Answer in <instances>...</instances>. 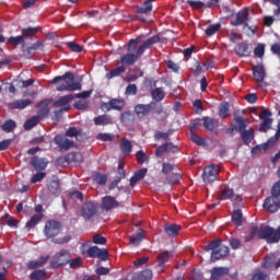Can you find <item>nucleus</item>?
I'll return each mask as SVG.
<instances>
[{
	"label": "nucleus",
	"instance_id": "obj_29",
	"mask_svg": "<svg viewBox=\"0 0 280 280\" xmlns=\"http://www.w3.org/2000/svg\"><path fill=\"white\" fill-rule=\"evenodd\" d=\"M122 66H119L113 70H110L109 72L106 73V79L107 80H113V78H119V75H121V73H126V67H128L127 65L121 63Z\"/></svg>",
	"mask_w": 280,
	"mask_h": 280
},
{
	"label": "nucleus",
	"instance_id": "obj_49",
	"mask_svg": "<svg viewBox=\"0 0 280 280\" xmlns=\"http://www.w3.org/2000/svg\"><path fill=\"white\" fill-rule=\"evenodd\" d=\"M15 128H16V121L12 119L4 121V124L1 126V130H3V132H14Z\"/></svg>",
	"mask_w": 280,
	"mask_h": 280
},
{
	"label": "nucleus",
	"instance_id": "obj_14",
	"mask_svg": "<svg viewBox=\"0 0 280 280\" xmlns=\"http://www.w3.org/2000/svg\"><path fill=\"white\" fill-rule=\"evenodd\" d=\"M250 13L248 9L241 10L236 13V19L231 22L232 27H240V25H244V23H248Z\"/></svg>",
	"mask_w": 280,
	"mask_h": 280
},
{
	"label": "nucleus",
	"instance_id": "obj_43",
	"mask_svg": "<svg viewBox=\"0 0 280 280\" xmlns=\"http://www.w3.org/2000/svg\"><path fill=\"white\" fill-rule=\"evenodd\" d=\"M31 280H43L47 279V271L45 269H36L30 275Z\"/></svg>",
	"mask_w": 280,
	"mask_h": 280
},
{
	"label": "nucleus",
	"instance_id": "obj_62",
	"mask_svg": "<svg viewBox=\"0 0 280 280\" xmlns=\"http://www.w3.org/2000/svg\"><path fill=\"white\" fill-rule=\"evenodd\" d=\"M174 170V164L164 162L162 164V174L167 175L172 174V171Z\"/></svg>",
	"mask_w": 280,
	"mask_h": 280
},
{
	"label": "nucleus",
	"instance_id": "obj_36",
	"mask_svg": "<svg viewBox=\"0 0 280 280\" xmlns=\"http://www.w3.org/2000/svg\"><path fill=\"white\" fill-rule=\"evenodd\" d=\"M151 97L154 102H163L165 100V91H163V88H155L151 92Z\"/></svg>",
	"mask_w": 280,
	"mask_h": 280
},
{
	"label": "nucleus",
	"instance_id": "obj_13",
	"mask_svg": "<svg viewBox=\"0 0 280 280\" xmlns=\"http://www.w3.org/2000/svg\"><path fill=\"white\" fill-rule=\"evenodd\" d=\"M88 257H92V259L97 258L101 261H108V249L92 246L88 249Z\"/></svg>",
	"mask_w": 280,
	"mask_h": 280
},
{
	"label": "nucleus",
	"instance_id": "obj_51",
	"mask_svg": "<svg viewBox=\"0 0 280 280\" xmlns=\"http://www.w3.org/2000/svg\"><path fill=\"white\" fill-rule=\"evenodd\" d=\"M48 189L50 194H58L60 191V180L52 179L48 184Z\"/></svg>",
	"mask_w": 280,
	"mask_h": 280
},
{
	"label": "nucleus",
	"instance_id": "obj_57",
	"mask_svg": "<svg viewBox=\"0 0 280 280\" xmlns=\"http://www.w3.org/2000/svg\"><path fill=\"white\" fill-rule=\"evenodd\" d=\"M187 5L192 8V10H202L205 8V2L202 1H196V0H187Z\"/></svg>",
	"mask_w": 280,
	"mask_h": 280
},
{
	"label": "nucleus",
	"instance_id": "obj_41",
	"mask_svg": "<svg viewBox=\"0 0 280 280\" xmlns=\"http://www.w3.org/2000/svg\"><path fill=\"white\" fill-rule=\"evenodd\" d=\"M92 179L97 183V185L104 186L108 180V176L106 174H102L100 172H94L92 175Z\"/></svg>",
	"mask_w": 280,
	"mask_h": 280
},
{
	"label": "nucleus",
	"instance_id": "obj_60",
	"mask_svg": "<svg viewBox=\"0 0 280 280\" xmlns=\"http://www.w3.org/2000/svg\"><path fill=\"white\" fill-rule=\"evenodd\" d=\"M47 176V173H43V172H39V173H36L35 175L32 176L31 178V183L34 185L36 183H40L43 182V179Z\"/></svg>",
	"mask_w": 280,
	"mask_h": 280
},
{
	"label": "nucleus",
	"instance_id": "obj_64",
	"mask_svg": "<svg viewBox=\"0 0 280 280\" xmlns=\"http://www.w3.org/2000/svg\"><path fill=\"white\" fill-rule=\"evenodd\" d=\"M271 196L280 198V180L277 182L271 188Z\"/></svg>",
	"mask_w": 280,
	"mask_h": 280
},
{
	"label": "nucleus",
	"instance_id": "obj_38",
	"mask_svg": "<svg viewBox=\"0 0 280 280\" xmlns=\"http://www.w3.org/2000/svg\"><path fill=\"white\" fill-rule=\"evenodd\" d=\"M120 150L122 154H130L132 152V142L126 138L120 140Z\"/></svg>",
	"mask_w": 280,
	"mask_h": 280
},
{
	"label": "nucleus",
	"instance_id": "obj_58",
	"mask_svg": "<svg viewBox=\"0 0 280 280\" xmlns=\"http://www.w3.org/2000/svg\"><path fill=\"white\" fill-rule=\"evenodd\" d=\"M264 54H266V46H264V44H258L254 49V55L256 58H264Z\"/></svg>",
	"mask_w": 280,
	"mask_h": 280
},
{
	"label": "nucleus",
	"instance_id": "obj_1",
	"mask_svg": "<svg viewBox=\"0 0 280 280\" xmlns=\"http://www.w3.org/2000/svg\"><path fill=\"white\" fill-rule=\"evenodd\" d=\"M141 38H144L143 35H139L135 39H130L127 44V54L120 56L118 65H126L127 67H132L145 54L147 49H152L154 45L161 42L160 35H154L147 40L143 42L139 47V43H141Z\"/></svg>",
	"mask_w": 280,
	"mask_h": 280
},
{
	"label": "nucleus",
	"instance_id": "obj_48",
	"mask_svg": "<svg viewBox=\"0 0 280 280\" xmlns=\"http://www.w3.org/2000/svg\"><path fill=\"white\" fill-rule=\"evenodd\" d=\"M68 161H70V163H82V161H84V158L82 156V153L80 152H72L69 153L67 156Z\"/></svg>",
	"mask_w": 280,
	"mask_h": 280
},
{
	"label": "nucleus",
	"instance_id": "obj_53",
	"mask_svg": "<svg viewBox=\"0 0 280 280\" xmlns=\"http://www.w3.org/2000/svg\"><path fill=\"white\" fill-rule=\"evenodd\" d=\"M222 27L221 23L211 24L206 30V36H213L217 32H220V28Z\"/></svg>",
	"mask_w": 280,
	"mask_h": 280
},
{
	"label": "nucleus",
	"instance_id": "obj_20",
	"mask_svg": "<svg viewBox=\"0 0 280 280\" xmlns=\"http://www.w3.org/2000/svg\"><path fill=\"white\" fill-rule=\"evenodd\" d=\"M47 261H49V255L40 256L39 260H30L27 262V268L28 270H38V268H43Z\"/></svg>",
	"mask_w": 280,
	"mask_h": 280
},
{
	"label": "nucleus",
	"instance_id": "obj_15",
	"mask_svg": "<svg viewBox=\"0 0 280 280\" xmlns=\"http://www.w3.org/2000/svg\"><path fill=\"white\" fill-rule=\"evenodd\" d=\"M31 165L32 167H34L35 172H43L47 170V165H49V162L45 158L33 156L31 159Z\"/></svg>",
	"mask_w": 280,
	"mask_h": 280
},
{
	"label": "nucleus",
	"instance_id": "obj_24",
	"mask_svg": "<svg viewBox=\"0 0 280 280\" xmlns=\"http://www.w3.org/2000/svg\"><path fill=\"white\" fill-rule=\"evenodd\" d=\"M73 100H75V96L73 94H68L55 101L54 106L55 108H65L66 106H69V102H73Z\"/></svg>",
	"mask_w": 280,
	"mask_h": 280
},
{
	"label": "nucleus",
	"instance_id": "obj_52",
	"mask_svg": "<svg viewBox=\"0 0 280 280\" xmlns=\"http://www.w3.org/2000/svg\"><path fill=\"white\" fill-rule=\"evenodd\" d=\"M255 235L259 237V228L257 225H253L249 229V234L245 236V242H252L255 238Z\"/></svg>",
	"mask_w": 280,
	"mask_h": 280
},
{
	"label": "nucleus",
	"instance_id": "obj_50",
	"mask_svg": "<svg viewBox=\"0 0 280 280\" xmlns=\"http://www.w3.org/2000/svg\"><path fill=\"white\" fill-rule=\"evenodd\" d=\"M38 116H33L24 122V130H32L35 126H38Z\"/></svg>",
	"mask_w": 280,
	"mask_h": 280
},
{
	"label": "nucleus",
	"instance_id": "obj_39",
	"mask_svg": "<svg viewBox=\"0 0 280 280\" xmlns=\"http://www.w3.org/2000/svg\"><path fill=\"white\" fill-rule=\"evenodd\" d=\"M9 45H13V47H18V45H22L23 52L25 51V39L22 35L15 37L8 38Z\"/></svg>",
	"mask_w": 280,
	"mask_h": 280
},
{
	"label": "nucleus",
	"instance_id": "obj_33",
	"mask_svg": "<svg viewBox=\"0 0 280 280\" xmlns=\"http://www.w3.org/2000/svg\"><path fill=\"white\" fill-rule=\"evenodd\" d=\"M95 126H110L113 124V118L107 114L100 115L94 118Z\"/></svg>",
	"mask_w": 280,
	"mask_h": 280
},
{
	"label": "nucleus",
	"instance_id": "obj_27",
	"mask_svg": "<svg viewBox=\"0 0 280 280\" xmlns=\"http://www.w3.org/2000/svg\"><path fill=\"white\" fill-rule=\"evenodd\" d=\"M202 121L203 128H206V130H209L210 132H213V130L218 128V120L215 118L206 116L202 118Z\"/></svg>",
	"mask_w": 280,
	"mask_h": 280
},
{
	"label": "nucleus",
	"instance_id": "obj_59",
	"mask_svg": "<svg viewBox=\"0 0 280 280\" xmlns=\"http://www.w3.org/2000/svg\"><path fill=\"white\" fill-rule=\"evenodd\" d=\"M67 47L74 51V54H82L83 47L77 43L69 42L67 43Z\"/></svg>",
	"mask_w": 280,
	"mask_h": 280
},
{
	"label": "nucleus",
	"instance_id": "obj_63",
	"mask_svg": "<svg viewBox=\"0 0 280 280\" xmlns=\"http://www.w3.org/2000/svg\"><path fill=\"white\" fill-rule=\"evenodd\" d=\"M68 264H69L70 268L75 270V268H80V266H82V258L78 257V258H74L72 260L70 258V261Z\"/></svg>",
	"mask_w": 280,
	"mask_h": 280
},
{
	"label": "nucleus",
	"instance_id": "obj_56",
	"mask_svg": "<svg viewBox=\"0 0 280 280\" xmlns=\"http://www.w3.org/2000/svg\"><path fill=\"white\" fill-rule=\"evenodd\" d=\"M136 158H137V162L140 165H143V163H145L147 161H150V156H148V154H145V152L143 151H138L136 153Z\"/></svg>",
	"mask_w": 280,
	"mask_h": 280
},
{
	"label": "nucleus",
	"instance_id": "obj_28",
	"mask_svg": "<svg viewBox=\"0 0 280 280\" xmlns=\"http://www.w3.org/2000/svg\"><path fill=\"white\" fill-rule=\"evenodd\" d=\"M144 238H145V231L140 229L136 234L130 236L129 241H130V244H132V246H139Z\"/></svg>",
	"mask_w": 280,
	"mask_h": 280
},
{
	"label": "nucleus",
	"instance_id": "obj_16",
	"mask_svg": "<svg viewBox=\"0 0 280 280\" xmlns=\"http://www.w3.org/2000/svg\"><path fill=\"white\" fill-rule=\"evenodd\" d=\"M32 103L33 101L30 98L15 100L8 103V108H10L11 110H23L24 108H27V106H31Z\"/></svg>",
	"mask_w": 280,
	"mask_h": 280
},
{
	"label": "nucleus",
	"instance_id": "obj_32",
	"mask_svg": "<svg viewBox=\"0 0 280 280\" xmlns=\"http://www.w3.org/2000/svg\"><path fill=\"white\" fill-rule=\"evenodd\" d=\"M145 174H148V168H140L138 172H136L130 178V186L135 187V185H137L139 180H142V178H145Z\"/></svg>",
	"mask_w": 280,
	"mask_h": 280
},
{
	"label": "nucleus",
	"instance_id": "obj_55",
	"mask_svg": "<svg viewBox=\"0 0 280 280\" xmlns=\"http://www.w3.org/2000/svg\"><path fill=\"white\" fill-rule=\"evenodd\" d=\"M252 280H270V276L261 270H257L253 275Z\"/></svg>",
	"mask_w": 280,
	"mask_h": 280
},
{
	"label": "nucleus",
	"instance_id": "obj_30",
	"mask_svg": "<svg viewBox=\"0 0 280 280\" xmlns=\"http://www.w3.org/2000/svg\"><path fill=\"white\" fill-rule=\"evenodd\" d=\"M253 75L256 82H264V79L266 78V70H264V66H254Z\"/></svg>",
	"mask_w": 280,
	"mask_h": 280
},
{
	"label": "nucleus",
	"instance_id": "obj_42",
	"mask_svg": "<svg viewBox=\"0 0 280 280\" xmlns=\"http://www.w3.org/2000/svg\"><path fill=\"white\" fill-rule=\"evenodd\" d=\"M21 34L25 40V38H33V36H36L38 34L37 27H24L21 30Z\"/></svg>",
	"mask_w": 280,
	"mask_h": 280
},
{
	"label": "nucleus",
	"instance_id": "obj_61",
	"mask_svg": "<svg viewBox=\"0 0 280 280\" xmlns=\"http://www.w3.org/2000/svg\"><path fill=\"white\" fill-rule=\"evenodd\" d=\"M93 244H98L101 246H104L107 242L106 237L100 235V234H95L93 236V240H92Z\"/></svg>",
	"mask_w": 280,
	"mask_h": 280
},
{
	"label": "nucleus",
	"instance_id": "obj_26",
	"mask_svg": "<svg viewBox=\"0 0 280 280\" xmlns=\"http://www.w3.org/2000/svg\"><path fill=\"white\" fill-rule=\"evenodd\" d=\"M174 257V253L172 252H162L158 255L156 259L159 261L158 266L159 268H164L165 264H167V261H170V259H172Z\"/></svg>",
	"mask_w": 280,
	"mask_h": 280
},
{
	"label": "nucleus",
	"instance_id": "obj_44",
	"mask_svg": "<svg viewBox=\"0 0 280 280\" xmlns=\"http://www.w3.org/2000/svg\"><path fill=\"white\" fill-rule=\"evenodd\" d=\"M43 220V214H34L25 224V228L30 231Z\"/></svg>",
	"mask_w": 280,
	"mask_h": 280
},
{
	"label": "nucleus",
	"instance_id": "obj_54",
	"mask_svg": "<svg viewBox=\"0 0 280 280\" xmlns=\"http://www.w3.org/2000/svg\"><path fill=\"white\" fill-rule=\"evenodd\" d=\"M170 135H172V130H170L168 132L156 131L154 133V139L155 141H167V139H170Z\"/></svg>",
	"mask_w": 280,
	"mask_h": 280
},
{
	"label": "nucleus",
	"instance_id": "obj_25",
	"mask_svg": "<svg viewBox=\"0 0 280 280\" xmlns=\"http://www.w3.org/2000/svg\"><path fill=\"white\" fill-rule=\"evenodd\" d=\"M241 139L245 145H250L253 141L255 140V129L249 128L248 130L241 131Z\"/></svg>",
	"mask_w": 280,
	"mask_h": 280
},
{
	"label": "nucleus",
	"instance_id": "obj_4",
	"mask_svg": "<svg viewBox=\"0 0 280 280\" xmlns=\"http://www.w3.org/2000/svg\"><path fill=\"white\" fill-rule=\"evenodd\" d=\"M67 137H80V130L75 127H69L63 135H57L54 138V143L58 145L60 152H67L75 145V142L69 140Z\"/></svg>",
	"mask_w": 280,
	"mask_h": 280
},
{
	"label": "nucleus",
	"instance_id": "obj_3",
	"mask_svg": "<svg viewBox=\"0 0 280 280\" xmlns=\"http://www.w3.org/2000/svg\"><path fill=\"white\" fill-rule=\"evenodd\" d=\"M57 86V91H82V84L80 82H75V75L73 72H66L63 75L55 77L51 80V84H58V82H62Z\"/></svg>",
	"mask_w": 280,
	"mask_h": 280
},
{
	"label": "nucleus",
	"instance_id": "obj_21",
	"mask_svg": "<svg viewBox=\"0 0 280 280\" xmlns=\"http://www.w3.org/2000/svg\"><path fill=\"white\" fill-rule=\"evenodd\" d=\"M180 231H183V226L176 223L164 225V233H166L168 237L178 236V233H180Z\"/></svg>",
	"mask_w": 280,
	"mask_h": 280
},
{
	"label": "nucleus",
	"instance_id": "obj_6",
	"mask_svg": "<svg viewBox=\"0 0 280 280\" xmlns=\"http://www.w3.org/2000/svg\"><path fill=\"white\" fill-rule=\"evenodd\" d=\"M69 261H71V253L67 249H60L50 259V268H52V270H58V268L67 266Z\"/></svg>",
	"mask_w": 280,
	"mask_h": 280
},
{
	"label": "nucleus",
	"instance_id": "obj_11",
	"mask_svg": "<svg viewBox=\"0 0 280 280\" xmlns=\"http://www.w3.org/2000/svg\"><path fill=\"white\" fill-rule=\"evenodd\" d=\"M262 207L269 213H277L280 209V198L271 195L265 199Z\"/></svg>",
	"mask_w": 280,
	"mask_h": 280
},
{
	"label": "nucleus",
	"instance_id": "obj_23",
	"mask_svg": "<svg viewBox=\"0 0 280 280\" xmlns=\"http://www.w3.org/2000/svg\"><path fill=\"white\" fill-rule=\"evenodd\" d=\"M38 49H40L43 51V49H45V42L37 39L36 43H34L33 45L24 48V55L25 56H32V54H34V51H38Z\"/></svg>",
	"mask_w": 280,
	"mask_h": 280
},
{
	"label": "nucleus",
	"instance_id": "obj_45",
	"mask_svg": "<svg viewBox=\"0 0 280 280\" xmlns=\"http://www.w3.org/2000/svg\"><path fill=\"white\" fill-rule=\"evenodd\" d=\"M152 270L150 269H144L142 270L140 273H138L137 276H135L132 278V280H152Z\"/></svg>",
	"mask_w": 280,
	"mask_h": 280
},
{
	"label": "nucleus",
	"instance_id": "obj_17",
	"mask_svg": "<svg viewBox=\"0 0 280 280\" xmlns=\"http://www.w3.org/2000/svg\"><path fill=\"white\" fill-rule=\"evenodd\" d=\"M119 201L115 200L114 197L105 196L102 199V208L105 211H113V209H118Z\"/></svg>",
	"mask_w": 280,
	"mask_h": 280
},
{
	"label": "nucleus",
	"instance_id": "obj_10",
	"mask_svg": "<svg viewBox=\"0 0 280 280\" xmlns=\"http://www.w3.org/2000/svg\"><path fill=\"white\" fill-rule=\"evenodd\" d=\"M272 112L270 109H265L259 114V119H262V122L259 127V132H268L272 128Z\"/></svg>",
	"mask_w": 280,
	"mask_h": 280
},
{
	"label": "nucleus",
	"instance_id": "obj_8",
	"mask_svg": "<svg viewBox=\"0 0 280 280\" xmlns=\"http://www.w3.org/2000/svg\"><path fill=\"white\" fill-rule=\"evenodd\" d=\"M97 211H100V202L86 201L82 206L81 215L84 220H91V218L97 215Z\"/></svg>",
	"mask_w": 280,
	"mask_h": 280
},
{
	"label": "nucleus",
	"instance_id": "obj_9",
	"mask_svg": "<svg viewBox=\"0 0 280 280\" xmlns=\"http://www.w3.org/2000/svg\"><path fill=\"white\" fill-rule=\"evenodd\" d=\"M154 108H156V102H151L149 104H137L133 107V113L138 119H143V117H148V115H150Z\"/></svg>",
	"mask_w": 280,
	"mask_h": 280
},
{
	"label": "nucleus",
	"instance_id": "obj_34",
	"mask_svg": "<svg viewBox=\"0 0 280 280\" xmlns=\"http://www.w3.org/2000/svg\"><path fill=\"white\" fill-rule=\"evenodd\" d=\"M232 222L236 226H242V224L244 222V214L242 213V210H240V209L233 210V212H232Z\"/></svg>",
	"mask_w": 280,
	"mask_h": 280
},
{
	"label": "nucleus",
	"instance_id": "obj_22",
	"mask_svg": "<svg viewBox=\"0 0 280 280\" xmlns=\"http://www.w3.org/2000/svg\"><path fill=\"white\" fill-rule=\"evenodd\" d=\"M229 272V267H214L211 270V280H221L222 277H226Z\"/></svg>",
	"mask_w": 280,
	"mask_h": 280
},
{
	"label": "nucleus",
	"instance_id": "obj_47",
	"mask_svg": "<svg viewBox=\"0 0 280 280\" xmlns=\"http://www.w3.org/2000/svg\"><path fill=\"white\" fill-rule=\"evenodd\" d=\"M182 178L183 175L180 173H173L166 176V182L168 183V185H178Z\"/></svg>",
	"mask_w": 280,
	"mask_h": 280
},
{
	"label": "nucleus",
	"instance_id": "obj_5",
	"mask_svg": "<svg viewBox=\"0 0 280 280\" xmlns=\"http://www.w3.org/2000/svg\"><path fill=\"white\" fill-rule=\"evenodd\" d=\"M203 250H206V253H209V250L212 252L210 259L213 264L219 261V259H224V257H228L230 253L229 246L222 245V240L220 238L211 241L205 246Z\"/></svg>",
	"mask_w": 280,
	"mask_h": 280
},
{
	"label": "nucleus",
	"instance_id": "obj_2",
	"mask_svg": "<svg viewBox=\"0 0 280 280\" xmlns=\"http://www.w3.org/2000/svg\"><path fill=\"white\" fill-rule=\"evenodd\" d=\"M62 233V223L57 220H48L45 223L44 235L47 240H51L52 244H69L71 242V234L59 236Z\"/></svg>",
	"mask_w": 280,
	"mask_h": 280
},
{
	"label": "nucleus",
	"instance_id": "obj_40",
	"mask_svg": "<svg viewBox=\"0 0 280 280\" xmlns=\"http://www.w3.org/2000/svg\"><path fill=\"white\" fill-rule=\"evenodd\" d=\"M37 106L39 107L37 110L38 119H45L46 117H49V105H43V103H38Z\"/></svg>",
	"mask_w": 280,
	"mask_h": 280
},
{
	"label": "nucleus",
	"instance_id": "obj_7",
	"mask_svg": "<svg viewBox=\"0 0 280 280\" xmlns=\"http://www.w3.org/2000/svg\"><path fill=\"white\" fill-rule=\"evenodd\" d=\"M220 165L218 164H210L203 168L202 178L203 183L211 184L214 180H218V176L220 175Z\"/></svg>",
	"mask_w": 280,
	"mask_h": 280
},
{
	"label": "nucleus",
	"instance_id": "obj_46",
	"mask_svg": "<svg viewBox=\"0 0 280 280\" xmlns=\"http://www.w3.org/2000/svg\"><path fill=\"white\" fill-rule=\"evenodd\" d=\"M234 120L237 124L238 132H244L246 130V118L234 114Z\"/></svg>",
	"mask_w": 280,
	"mask_h": 280
},
{
	"label": "nucleus",
	"instance_id": "obj_37",
	"mask_svg": "<svg viewBox=\"0 0 280 280\" xmlns=\"http://www.w3.org/2000/svg\"><path fill=\"white\" fill-rule=\"evenodd\" d=\"M229 110H231L229 102L221 103L219 105V117H221V119H226L229 117Z\"/></svg>",
	"mask_w": 280,
	"mask_h": 280
},
{
	"label": "nucleus",
	"instance_id": "obj_12",
	"mask_svg": "<svg viewBox=\"0 0 280 280\" xmlns=\"http://www.w3.org/2000/svg\"><path fill=\"white\" fill-rule=\"evenodd\" d=\"M126 101L119 98H112L101 105L102 110H124Z\"/></svg>",
	"mask_w": 280,
	"mask_h": 280
},
{
	"label": "nucleus",
	"instance_id": "obj_18",
	"mask_svg": "<svg viewBox=\"0 0 280 280\" xmlns=\"http://www.w3.org/2000/svg\"><path fill=\"white\" fill-rule=\"evenodd\" d=\"M219 200H231L232 202H235L240 200V197L235 194L233 188H225L220 192Z\"/></svg>",
	"mask_w": 280,
	"mask_h": 280
},
{
	"label": "nucleus",
	"instance_id": "obj_19",
	"mask_svg": "<svg viewBox=\"0 0 280 280\" xmlns=\"http://www.w3.org/2000/svg\"><path fill=\"white\" fill-rule=\"evenodd\" d=\"M136 115L137 114L132 110H125L120 115V124H122V126H132L135 124Z\"/></svg>",
	"mask_w": 280,
	"mask_h": 280
},
{
	"label": "nucleus",
	"instance_id": "obj_31",
	"mask_svg": "<svg viewBox=\"0 0 280 280\" xmlns=\"http://www.w3.org/2000/svg\"><path fill=\"white\" fill-rule=\"evenodd\" d=\"M248 49H249L248 44H245V43H240L234 48L235 54H237L240 58L250 56V51Z\"/></svg>",
	"mask_w": 280,
	"mask_h": 280
},
{
	"label": "nucleus",
	"instance_id": "obj_35",
	"mask_svg": "<svg viewBox=\"0 0 280 280\" xmlns=\"http://www.w3.org/2000/svg\"><path fill=\"white\" fill-rule=\"evenodd\" d=\"M136 12L137 14H152V3H150V1L144 0L142 7H136Z\"/></svg>",
	"mask_w": 280,
	"mask_h": 280
}]
</instances>
